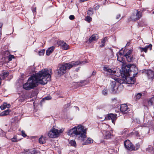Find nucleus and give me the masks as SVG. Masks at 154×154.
Listing matches in <instances>:
<instances>
[{"label": "nucleus", "mask_w": 154, "mask_h": 154, "mask_svg": "<svg viewBox=\"0 0 154 154\" xmlns=\"http://www.w3.org/2000/svg\"><path fill=\"white\" fill-rule=\"evenodd\" d=\"M52 70L46 69L42 70L35 74L30 77L27 82L23 85V88L27 90H29L37 87L38 83L45 85L48 81L51 80Z\"/></svg>", "instance_id": "obj_1"}, {"label": "nucleus", "mask_w": 154, "mask_h": 154, "mask_svg": "<svg viewBox=\"0 0 154 154\" xmlns=\"http://www.w3.org/2000/svg\"><path fill=\"white\" fill-rule=\"evenodd\" d=\"M86 131L87 129L83 126L79 125L68 130L67 133L69 135H75L79 140L83 142L86 137Z\"/></svg>", "instance_id": "obj_2"}, {"label": "nucleus", "mask_w": 154, "mask_h": 154, "mask_svg": "<svg viewBox=\"0 0 154 154\" xmlns=\"http://www.w3.org/2000/svg\"><path fill=\"white\" fill-rule=\"evenodd\" d=\"M122 72L124 75L125 76H130V72L131 75L132 72H133V77H135L138 73V68L134 64H128L124 67Z\"/></svg>", "instance_id": "obj_3"}, {"label": "nucleus", "mask_w": 154, "mask_h": 154, "mask_svg": "<svg viewBox=\"0 0 154 154\" xmlns=\"http://www.w3.org/2000/svg\"><path fill=\"white\" fill-rule=\"evenodd\" d=\"M52 128L48 134V136L51 138H55L59 136L60 133L63 132V130L60 129L58 130L54 128Z\"/></svg>", "instance_id": "obj_4"}, {"label": "nucleus", "mask_w": 154, "mask_h": 154, "mask_svg": "<svg viewBox=\"0 0 154 154\" xmlns=\"http://www.w3.org/2000/svg\"><path fill=\"white\" fill-rule=\"evenodd\" d=\"M67 63L63 64H60L57 67V73L59 76H61L66 72L67 69H69Z\"/></svg>", "instance_id": "obj_5"}, {"label": "nucleus", "mask_w": 154, "mask_h": 154, "mask_svg": "<svg viewBox=\"0 0 154 154\" xmlns=\"http://www.w3.org/2000/svg\"><path fill=\"white\" fill-rule=\"evenodd\" d=\"M135 13H134L130 17L131 20L134 21L139 20L142 16V11H139L137 10H135Z\"/></svg>", "instance_id": "obj_6"}, {"label": "nucleus", "mask_w": 154, "mask_h": 154, "mask_svg": "<svg viewBox=\"0 0 154 154\" xmlns=\"http://www.w3.org/2000/svg\"><path fill=\"white\" fill-rule=\"evenodd\" d=\"M132 50H130L127 52L124 55L128 62H132L134 59V58L132 55Z\"/></svg>", "instance_id": "obj_7"}, {"label": "nucleus", "mask_w": 154, "mask_h": 154, "mask_svg": "<svg viewBox=\"0 0 154 154\" xmlns=\"http://www.w3.org/2000/svg\"><path fill=\"white\" fill-rule=\"evenodd\" d=\"M85 63V61H81L80 60H78L72 61L70 63H67V65L70 69L73 66H76L80 64H84Z\"/></svg>", "instance_id": "obj_8"}, {"label": "nucleus", "mask_w": 154, "mask_h": 154, "mask_svg": "<svg viewBox=\"0 0 154 154\" xmlns=\"http://www.w3.org/2000/svg\"><path fill=\"white\" fill-rule=\"evenodd\" d=\"M117 118V115L116 114H114L113 113L108 114L105 117L106 120H108L111 119L112 122L114 124L115 123V120Z\"/></svg>", "instance_id": "obj_9"}, {"label": "nucleus", "mask_w": 154, "mask_h": 154, "mask_svg": "<svg viewBox=\"0 0 154 154\" xmlns=\"http://www.w3.org/2000/svg\"><path fill=\"white\" fill-rule=\"evenodd\" d=\"M0 53L3 58H5L6 57H8V55L9 54V52L8 49L7 48L6 46L1 48Z\"/></svg>", "instance_id": "obj_10"}, {"label": "nucleus", "mask_w": 154, "mask_h": 154, "mask_svg": "<svg viewBox=\"0 0 154 154\" xmlns=\"http://www.w3.org/2000/svg\"><path fill=\"white\" fill-rule=\"evenodd\" d=\"M124 145L125 148L128 150L133 151V145L129 140H126L124 142Z\"/></svg>", "instance_id": "obj_11"}, {"label": "nucleus", "mask_w": 154, "mask_h": 154, "mask_svg": "<svg viewBox=\"0 0 154 154\" xmlns=\"http://www.w3.org/2000/svg\"><path fill=\"white\" fill-rule=\"evenodd\" d=\"M129 108L126 104H123L121 105L120 110L124 114L126 113L129 111Z\"/></svg>", "instance_id": "obj_12"}, {"label": "nucleus", "mask_w": 154, "mask_h": 154, "mask_svg": "<svg viewBox=\"0 0 154 154\" xmlns=\"http://www.w3.org/2000/svg\"><path fill=\"white\" fill-rule=\"evenodd\" d=\"M58 44L60 46L61 48L65 50H67L69 48V46L66 43L64 42L63 41H59L58 42Z\"/></svg>", "instance_id": "obj_13"}, {"label": "nucleus", "mask_w": 154, "mask_h": 154, "mask_svg": "<svg viewBox=\"0 0 154 154\" xmlns=\"http://www.w3.org/2000/svg\"><path fill=\"white\" fill-rule=\"evenodd\" d=\"M116 82L115 81L111 82L110 84V86L109 89L111 93H115L116 92L115 88L116 87Z\"/></svg>", "instance_id": "obj_14"}, {"label": "nucleus", "mask_w": 154, "mask_h": 154, "mask_svg": "<svg viewBox=\"0 0 154 154\" xmlns=\"http://www.w3.org/2000/svg\"><path fill=\"white\" fill-rule=\"evenodd\" d=\"M125 77V79L127 84H133L135 83L134 77H130L129 76L124 75Z\"/></svg>", "instance_id": "obj_15"}, {"label": "nucleus", "mask_w": 154, "mask_h": 154, "mask_svg": "<svg viewBox=\"0 0 154 154\" xmlns=\"http://www.w3.org/2000/svg\"><path fill=\"white\" fill-rule=\"evenodd\" d=\"M146 73L147 74L149 79L152 80L154 76V72L153 71L150 69L147 70L146 71Z\"/></svg>", "instance_id": "obj_16"}, {"label": "nucleus", "mask_w": 154, "mask_h": 154, "mask_svg": "<svg viewBox=\"0 0 154 154\" xmlns=\"http://www.w3.org/2000/svg\"><path fill=\"white\" fill-rule=\"evenodd\" d=\"M104 138L106 139H111L113 137V135L109 131H106L104 134Z\"/></svg>", "instance_id": "obj_17"}, {"label": "nucleus", "mask_w": 154, "mask_h": 154, "mask_svg": "<svg viewBox=\"0 0 154 154\" xmlns=\"http://www.w3.org/2000/svg\"><path fill=\"white\" fill-rule=\"evenodd\" d=\"M152 45L149 44V45L146 46L144 48L140 47L139 48L141 51H144L145 53H146L147 52V50L148 48H149L150 50H151L152 49Z\"/></svg>", "instance_id": "obj_18"}, {"label": "nucleus", "mask_w": 154, "mask_h": 154, "mask_svg": "<svg viewBox=\"0 0 154 154\" xmlns=\"http://www.w3.org/2000/svg\"><path fill=\"white\" fill-rule=\"evenodd\" d=\"M99 38L98 35L97 34H94L91 35L89 39V42L90 43L94 41H96Z\"/></svg>", "instance_id": "obj_19"}, {"label": "nucleus", "mask_w": 154, "mask_h": 154, "mask_svg": "<svg viewBox=\"0 0 154 154\" xmlns=\"http://www.w3.org/2000/svg\"><path fill=\"white\" fill-rule=\"evenodd\" d=\"M143 142V140H141L140 142L136 143L135 146L133 145V147L134 149L133 150L135 151L138 150L140 148V145L142 144Z\"/></svg>", "instance_id": "obj_20"}, {"label": "nucleus", "mask_w": 154, "mask_h": 154, "mask_svg": "<svg viewBox=\"0 0 154 154\" xmlns=\"http://www.w3.org/2000/svg\"><path fill=\"white\" fill-rule=\"evenodd\" d=\"M35 150L32 149H24V151L23 152V153L25 154H35Z\"/></svg>", "instance_id": "obj_21"}, {"label": "nucleus", "mask_w": 154, "mask_h": 154, "mask_svg": "<svg viewBox=\"0 0 154 154\" xmlns=\"http://www.w3.org/2000/svg\"><path fill=\"white\" fill-rule=\"evenodd\" d=\"M93 139L90 138H88L85 142L82 143V144L83 145H88L93 143Z\"/></svg>", "instance_id": "obj_22"}, {"label": "nucleus", "mask_w": 154, "mask_h": 154, "mask_svg": "<svg viewBox=\"0 0 154 154\" xmlns=\"http://www.w3.org/2000/svg\"><path fill=\"white\" fill-rule=\"evenodd\" d=\"M11 112V110L9 109L4 110L0 113V116H7L9 114L10 112Z\"/></svg>", "instance_id": "obj_23"}, {"label": "nucleus", "mask_w": 154, "mask_h": 154, "mask_svg": "<svg viewBox=\"0 0 154 154\" xmlns=\"http://www.w3.org/2000/svg\"><path fill=\"white\" fill-rule=\"evenodd\" d=\"M54 47L52 46L49 48L46 51V54L48 56H49L54 51Z\"/></svg>", "instance_id": "obj_24"}, {"label": "nucleus", "mask_w": 154, "mask_h": 154, "mask_svg": "<svg viewBox=\"0 0 154 154\" xmlns=\"http://www.w3.org/2000/svg\"><path fill=\"white\" fill-rule=\"evenodd\" d=\"M9 72H5L2 73V74L1 75V79H5L9 75Z\"/></svg>", "instance_id": "obj_25"}, {"label": "nucleus", "mask_w": 154, "mask_h": 154, "mask_svg": "<svg viewBox=\"0 0 154 154\" xmlns=\"http://www.w3.org/2000/svg\"><path fill=\"white\" fill-rule=\"evenodd\" d=\"M107 37H106L104 38L101 41L102 44L100 45V47H104L105 45V43L106 42L107 40Z\"/></svg>", "instance_id": "obj_26"}, {"label": "nucleus", "mask_w": 154, "mask_h": 154, "mask_svg": "<svg viewBox=\"0 0 154 154\" xmlns=\"http://www.w3.org/2000/svg\"><path fill=\"white\" fill-rule=\"evenodd\" d=\"M103 69L104 71L107 72L110 74L111 72H112V70L110 69L108 67H104Z\"/></svg>", "instance_id": "obj_27"}, {"label": "nucleus", "mask_w": 154, "mask_h": 154, "mask_svg": "<svg viewBox=\"0 0 154 154\" xmlns=\"http://www.w3.org/2000/svg\"><path fill=\"white\" fill-rule=\"evenodd\" d=\"M69 144L72 146L76 147V142L74 140H70L69 142Z\"/></svg>", "instance_id": "obj_28"}, {"label": "nucleus", "mask_w": 154, "mask_h": 154, "mask_svg": "<svg viewBox=\"0 0 154 154\" xmlns=\"http://www.w3.org/2000/svg\"><path fill=\"white\" fill-rule=\"evenodd\" d=\"M117 60L120 62L123 63L124 62V58L123 57L121 56H119V55H118L117 54Z\"/></svg>", "instance_id": "obj_29"}, {"label": "nucleus", "mask_w": 154, "mask_h": 154, "mask_svg": "<svg viewBox=\"0 0 154 154\" xmlns=\"http://www.w3.org/2000/svg\"><path fill=\"white\" fill-rule=\"evenodd\" d=\"M39 142L40 143L43 144L45 143V141L44 139L43 138L42 136L39 139Z\"/></svg>", "instance_id": "obj_30"}, {"label": "nucleus", "mask_w": 154, "mask_h": 154, "mask_svg": "<svg viewBox=\"0 0 154 154\" xmlns=\"http://www.w3.org/2000/svg\"><path fill=\"white\" fill-rule=\"evenodd\" d=\"M87 13L88 16H91L93 14V9L91 8H89L87 12Z\"/></svg>", "instance_id": "obj_31"}, {"label": "nucleus", "mask_w": 154, "mask_h": 154, "mask_svg": "<svg viewBox=\"0 0 154 154\" xmlns=\"http://www.w3.org/2000/svg\"><path fill=\"white\" fill-rule=\"evenodd\" d=\"M154 99L153 98H152L147 101L148 106H150L152 105Z\"/></svg>", "instance_id": "obj_32"}, {"label": "nucleus", "mask_w": 154, "mask_h": 154, "mask_svg": "<svg viewBox=\"0 0 154 154\" xmlns=\"http://www.w3.org/2000/svg\"><path fill=\"white\" fill-rule=\"evenodd\" d=\"M102 93L104 95L107 96L108 94V91L107 89H104L102 91Z\"/></svg>", "instance_id": "obj_33"}, {"label": "nucleus", "mask_w": 154, "mask_h": 154, "mask_svg": "<svg viewBox=\"0 0 154 154\" xmlns=\"http://www.w3.org/2000/svg\"><path fill=\"white\" fill-rule=\"evenodd\" d=\"M6 107L8 108V107L7 106L6 103H4L3 105H1L0 107L1 109L2 110L4 109Z\"/></svg>", "instance_id": "obj_34"}, {"label": "nucleus", "mask_w": 154, "mask_h": 154, "mask_svg": "<svg viewBox=\"0 0 154 154\" xmlns=\"http://www.w3.org/2000/svg\"><path fill=\"white\" fill-rule=\"evenodd\" d=\"M86 20L88 22L90 23L92 20V18L89 16H88L86 17Z\"/></svg>", "instance_id": "obj_35"}, {"label": "nucleus", "mask_w": 154, "mask_h": 154, "mask_svg": "<svg viewBox=\"0 0 154 154\" xmlns=\"http://www.w3.org/2000/svg\"><path fill=\"white\" fill-rule=\"evenodd\" d=\"M45 50L43 49L39 51L38 53V54L39 56H42L44 54Z\"/></svg>", "instance_id": "obj_36"}, {"label": "nucleus", "mask_w": 154, "mask_h": 154, "mask_svg": "<svg viewBox=\"0 0 154 154\" xmlns=\"http://www.w3.org/2000/svg\"><path fill=\"white\" fill-rule=\"evenodd\" d=\"M11 140L12 142H17V137L16 136H14V137L11 139Z\"/></svg>", "instance_id": "obj_37"}, {"label": "nucleus", "mask_w": 154, "mask_h": 154, "mask_svg": "<svg viewBox=\"0 0 154 154\" xmlns=\"http://www.w3.org/2000/svg\"><path fill=\"white\" fill-rule=\"evenodd\" d=\"M8 57V60L9 61H11L12 60V59L14 57V56L11 54H9Z\"/></svg>", "instance_id": "obj_38"}, {"label": "nucleus", "mask_w": 154, "mask_h": 154, "mask_svg": "<svg viewBox=\"0 0 154 154\" xmlns=\"http://www.w3.org/2000/svg\"><path fill=\"white\" fill-rule=\"evenodd\" d=\"M135 135L137 137V138L139 139H141L140 137V134H139V133L138 132V131H136L135 132Z\"/></svg>", "instance_id": "obj_39"}, {"label": "nucleus", "mask_w": 154, "mask_h": 154, "mask_svg": "<svg viewBox=\"0 0 154 154\" xmlns=\"http://www.w3.org/2000/svg\"><path fill=\"white\" fill-rule=\"evenodd\" d=\"M51 97L50 96H48L45 97L43 99L44 100H51Z\"/></svg>", "instance_id": "obj_40"}, {"label": "nucleus", "mask_w": 154, "mask_h": 154, "mask_svg": "<svg viewBox=\"0 0 154 154\" xmlns=\"http://www.w3.org/2000/svg\"><path fill=\"white\" fill-rule=\"evenodd\" d=\"M142 94L141 93H138L136 96V99H139L141 96Z\"/></svg>", "instance_id": "obj_41"}, {"label": "nucleus", "mask_w": 154, "mask_h": 154, "mask_svg": "<svg viewBox=\"0 0 154 154\" xmlns=\"http://www.w3.org/2000/svg\"><path fill=\"white\" fill-rule=\"evenodd\" d=\"M69 19L71 20H73L75 19V17L73 15H71L69 17Z\"/></svg>", "instance_id": "obj_42"}, {"label": "nucleus", "mask_w": 154, "mask_h": 154, "mask_svg": "<svg viewBox=\"0 0 154 154\" xmlns=\"http://www.w3.org/2000/svg\"><path fill=\"white\" fill-rule=\"evenodd\" d=\"M21 133H22V135L23 137H25L26 136V135L25 134L24 131H22Z\"/></svg>", "instance_id": "obj_43"}, {"label": "nucleus", "mask_w": 154, "mask_h": 154, "mask_svg": "<svg viewBox=\"0 0 154 154\" xmlns=\"http://www.w3.org/2000/svg\"><path fill=\"white\" fill-rule=\"evenodd\" d=\"M96 5H94V8L95 10H97L99 8L100 6L99 5H97L96 6Z\"/></svg>", "instance_id": "obj_44"}, {"label": "nucleus", "mask_w": 154, "mask_h": 154, "mask_svg": "<svg viewBox=\"0 0 154 154\" xmlns=\"http://www.w3.org/2000/svg\"><path fill=\"white\" fill-rule=\"evenodd\" d=\"M121 14H117L116 16V19H117V20H118L119 19L120 17H121Z\"/></svg>", "instance_id": "obj_45"}, {"label": "nucleus", "mask_w": 154, "mask_h": 154, "mask_svg": "<svg viewBox=\"0 0 154 154\" xmlns=\"http://www.w3.org/2000/svg\"><path fill=\"white\" fill-rule=\"evenodd\" d=\"M32 10L33 13H36V10L35 7L32 8Z\"/></svg>", "instance_id": "obj_46"}, {"label": "nucleus", "mask_w": 154, "mask_h": 154, "mask_svg": "<svg viewBox=\"0 0 154 154\" xmlns=\"http://www.w3.org/2000/svg\"><path fill=\"white\" fill-rule=\"evenodd\" d=\"M117 54L118 55V54H119V56H122V55L123 54V53H122L120 51H119L118 52V53Z\"/></svg>", "instance_id": "obj_47"}, {"label": "nucleus", "mask_w": 154, "mask_h": 154, "mask_svg": "<svg viewBox=\"0 0 154 154\" xmlns=\"http://www.w3.org/2000/svg\"><path fill=\"white\" fill-rule=\"evenodd\" d=\"M127 131H128V130L126 129H125L124 130L123 132L124 133H126L127 132Z\"/></svg>", "instance_id": "obj_48"}, {"label": "nucleus", "mask_w": 154, "mask_h": 154, "mask_svg": "<svg viewBox=\"0 0 154 154\" xmlns=\"http://www.w3.org/2000/svg\"><path fill=\"white\" fill-rule=\"evenodd\" d=\"M96 73V72L95 71H93L92 75H95Z\"/></svg>", "instance_id": "obj_49"}, {"label": "nucleus", "mask_w": 154, "mask_h": 154, "mask_svg": "<svg viewBox=\"0 0 154 154\" xmlns=\"http://www.w3.org/2000/svg\"><path fill=\"white\" fill-rule=\"evenodd\" d=\"M3 25L2 23L0 22V28H1Z\"/></svg>", "instance_id": "obj_50"}, {"label": "nucleus", "mask_w": 154, "mask_h": 154, "mask_svg": "<svg viewBox=\"0 0 154 154\" xmlns=\"http://www.w3.org/2000/svg\"><path fill=\"white\" fill-rule=\"evenodd\" d=\"M116 73V71H113L112 70V72H111V73L115 74Z\"/></svg>", "instance_id": "obj_51"}, {"label": "nucleus", "mask_w": 154, "mask_h": 154, "mask_svg": "<svg viewBox=\"0 0 154 154\" xmlns=\"http://www.w3.org/2000/svg\"><path fill=\"white\" fill-rule=\"evenodd\" d=\"M85 82V81H81L80 82V83H81V84H82V83H84Z\"/></svg>", "instance_id": "obj_52"}, {"label": "nucleus", "mask_w": 154, "mask_h": 154, "mask_svg": "<svg viewBox=\"0 0 154 154\" xmlns=\"http://www.w3.org/2000/svg\"><path fill=\"white\" fill-rule=\"evenodd\" d=\"M1 77H0V85H1Z\"/></svg>", "instance_id": "obj_53"}, {"label": "nucleus", "mask_w": 154, "mask_h": 154, "mask_svg": "<svg viewBox=\"0 0 154 154\" xmlns=\"http://www.w3.org/2000/svg\"><path fill=\"white\" fill-rule=\"evenodd\" d=\"M79 68L76 69V71H78V70H79Z\"/></svg>", "instance_id": "obj_54"}, {"label": "nucleus", "mask_w": 154, "mask_h": 154, "mask_svg": "<svg viewBox=\"0 0 154 154\" xmlns=\"http://www.w3.org/2000/svg\"><path fill=\"white\" fill-rule=\"evenodd\" d=\"M10 106V105L9 104H8V106H8V107H9Z\"/></svg>", "instance_id": "obj_55"}, {"label": "nucleus", "mask_w": 154, "mask_h": 154, "mask_svg": "<svg viewBox=\"0 0 154 154\" xmlns=\"http://www.w3.org/2000/svg\"><path fill=\"white\" fill-rule=\"evenodd\" d=\"M131 133V134H132L133 133V132H132Z\"/></svg>", "instance_id": "obj_56"}, {"label": "nucleus", "mask_w": 154, "mask_h": 154, "mask_svg": "<svg viewBox=\"0 0 154 154\" xmlns=\"http://www.w3.org/2000/svg\"><path fill=\"white\" fill-rule=\"evenodd\" d=\"M81 85V86H83V85H82V84L81 85Z\"/></svg>", "instance_id": "obj_57"}, {"label": "nucleus", "mask_w": 154, "mask_h": 154, "mask_svg": "<svg viewBox=\"0 0 154 154\" xmlns=\"http://www.w3.org/2000/svg\"><path fill=\"white\" fill-rule=\"evenodd\" d=\"M76 108H78V109H79V108H78V107H77V106H76Z\"/></svg>", "instance_id": "obj_58"}, {"label": "nucleus", "mask_w": 154, "mask_h": 154, "mask_svg": "<svg viewBox=\"0 0 154 154\" xmlns=\"http://www.w3.org/2000/svg\"><path fill=\"white\" fill-rule=\"evenodd\" d=\"M2 131V130H1V131Z\"/></svg>", "instance_id": "obj_59"}, {"label": "nucleus", "mask_w": 154, "mask_h": 154, "mask_svg": "<svg viewBox=\"0 0 154 154\" xmlns=\"http://www.w3.org/2000/svg\"><path fill=\"white\" fill-rule=\"evenodd\" d=\"M1 39V36H0V39Z\"/></svg>", "instance_id": "obj_60"}, {"label": "nucleus", "mask_w": 154, "mask_h": 154, "mask_svg": "<svg viewBox=\"0 0 154 154\" xmlns=\"http://www.w3.org/2000/svg\"><path fill=\"white\" fill-rule=\"evenodd\" d=\"M153 14H154V11L153 12Z\"/></svg>", "instance_id": "obj_61"}]
</instances>
